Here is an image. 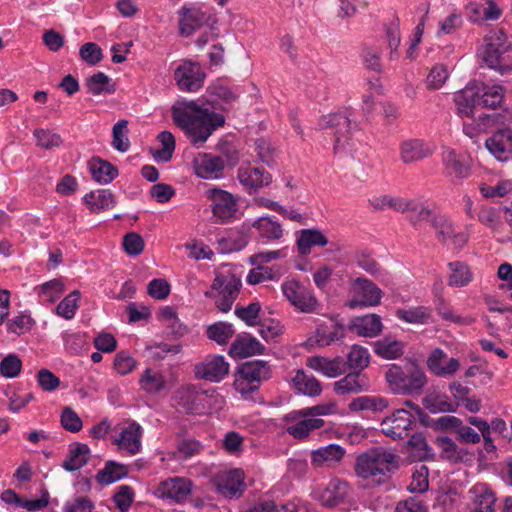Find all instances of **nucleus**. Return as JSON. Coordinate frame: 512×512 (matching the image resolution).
Masks as SVG:
<instances>
[{"label": "nucleus", "instance_id": "c03bdc74", "mask_svg": "<svg viewBox=\"0 0 512 512\" xmlns=\"http://www.w3.org/2000/svg\"><path fill=\"white\" fill-rule=\"evenodd\" d=\"M89 167L92 178L102 184L112 182L118 175V170L115 166L100 158H92Z\"/></svg>", "mask_w": 512, "mask_h": 512}, {"label": "nucleus", "instance_id": "9b49d317", "mask_svg": "<svg viewBox=\"0 0 512 512\" xmlns=\"http://www.w3.org/2000/svg\"><path fill=\"white\" fill-rule=\"evenodd\" d=\"M193 483L184 477H170L161 481L154 489V495L162 500L184 503L192 492Z\"/></svg>", "mask_w": 512, "mask_h": 512}, {"label": "nucleus", "instance_id": "473e14b6", "mask_svg": "<svg viewBox=\"0 0 512 512\" xmlns=\"http://www.w3.org/2000/svg\"><path fill=\"white\" fill-rule=\"evenodd\" d=\"M140 389L149 395H156L167 389L168 382L163 372L156 368L147 367L140 375Z\"/></svg>", "mask_w": 512, "mask_h": 512}, {"label": "nucleus", "instance_id": "ddd939ff", "mask_svg": "<svg viewBox=\"0 0 512 512\" xmlns=\"http://www.w3.org/2000/svg\"><path fill=\"white\" fill-rule=\"evenodd\" d=\"M281 289L285 298L299 311L305 313L315 311L318 305L317 300L312 291L302 283L288 280L281 285Z\"/></svg>", "mask_w": 512, "mask_h": 512}, {"label": "nucleus", "instance_id": "a878e982", "mask_svg": "<svg viewBox=\"0 0 512 512\" xmlns=\"http://www.w3.org/2000/svg\"><path fill=\"white\" fill-rule=\"evenodd\" d=\"M265 346L250 334L237 335L229 348V355L233 358H247L254 355H261Z\"/></svg>", "mask_w": 512, "mask_h": 512}, {"label": "nucleus", "instance_id": "ea45409f", "mask_svg": "<svg viewBox=\"0 0 512 512\" xmlns=\"http://www.w3.org/2000/svg\"><path fill=\"white\" fill-rule=\"evenodd\" d=\"M293 388L299 394L309 397H317L322 393V385L313 375L307 374L304 370L298 369L292 378Z\"/></svg>", "mask_w": 512, "mask_h": 512}, {"label": "nucleus", "instance_id": "20e7f679", "mask_svg": "<svg viewBox=\"0 0 512 512\" xmlns=\"http://www.w3.org/2000/svg\"><path fill=\"white\" fill-rule=\"evenodd\" d=\"M272 377V367L265 360H250L239 364L234 373L233 386L242 398L250 399L261 384Z\"/></svg>", "mask_w": 512, "mask_h": 512}, {"label": "nucleus", "instance_id": "13d9d810", "mask_svg": "<svg viewBox=\"0 0 512 512\" xmlns=\"http://www.w3.org/2000/svg\"><path fill=\"white\" fill-rule=\"evenodd\" d=\"M112 134V146L119 152L128 151L130 148V141L128 138V121L121 119L115 123Z\"/></svg>", "mask_w": 512, "mask_h": 512}, {"label": "nucleus", "instance_id": "e433bc0d", "mask_svg": "<svg viewBox=\"0 0 512 512\" xmlns=\"http://www.w3.org/2000/svg\"><path fill=\"white\" fill-rule=\"evenodd\" d=\"M474 87L478 91L477 96L481 108L496 109L502 105L505 90L501 85L481 83V85Z\"/></svg>", "mask_w": 512, "mask_h": 512}, {"label": "nucleus", "instance_id": "4d7b16f0", "mask_svg": "<svg viewBox=\"0 0 512 512\" xmlns=\"http://www.w3.org/2000/svg\"><path fill=\"white\" fill-rule=\"evenodd\" d=\"M202 450L203 445L200 441L194 438L183 439L178 442L173 457L179 460H187L199 455Z\"/></svg>", "mask_w": 512, "mask_h": 512}, {"label": "nucleus", "instance_id": "09e8293b", "mask_svg": "<svg viewBox=\"0 0 512 512\" xmlns=\"http://www.w3.org/2000/svg\"><path fill=\"white\" fill-rule=\"evenodd\" d=\"M374 351L381 358L396 359L403 354V343L384 338L375 342Z\"/></svg>", "mask_w": 512, "mask_h": 512}, {"label": "nucleus", "instance_id": "603ef678", "mask_svg": "<svg viewBox=\"0 0 512 512\" xmlns=\"http://www.w3.org/2000/svg\"><path fill=\"white\" fill-rule=\"evenodd\" d=\"M451 274L448 279V284L453 287L466 286L472 280V273L469 267L462 262L449 263Z\"/></svg>", "mask_w": 512, "mask_h": 512}, {"label": "nucleus", "instance_id": "58836bf2", "mask_svg": "<svg viewBox=\"0 0 512 512\" xmlns=\"http://www.w3.org/2000/svg\"><path fill=\"white\" fill-rule=\"evenodd\" d=\"M90 448L87 444L75 442L69 446L62 467L68 472H74L85 466L89 460Z\"/></svg>", "mask_w": 512, "mask_h": 512}, {"label": "nucleus", "instance_id": "052dcab7", "mask_svg": "<svg viewBox=\"0 0 512 512\" xmlns=\"http://www.w3.org/2000/svg\"><path fill=\"white\" fill-rule=\"evenodd\" d=\"M370 204L373 206L375 210H384L387 208H392L397 212L404 213L406 209V199L401 197H391L388 195H382L370 200Z\"/></svg>", "mask_w": 512, "mask_h": 512}, {"label": "nucleus", "instance_id": "774afa93", "mask_svg": "<svg viewBox=\"0 0 512 512\" xmlns=\"http://www.w3.org/2000/svg\"><path fill=\"white\" fill-rule=\"evenodd\" d=\"M479 190L485 198L504 197L512 191V181L503 180L498 182L495 186L482 183Z\"/></svg>", "mask_w": 512, "mask_h": 512}, {"label": "nucleus", "instance_id": "cd10ccee", "mask_svg": "<svg viewBox=\"0 0 512 512\" xmlns=\"http://www.w3.org/2000/svg\"><path fill=\"white\" fill-rule=\"evenodd\" d=\"M345 336V326L342 323L330 322L319 324L314 336L310 341H314L319 347H327L341 342Z\"/></svg>", "mask_w": 512, "mask_h": 512}, {"label": "nucleus", "instance_id": "6ab92c4d", "mask_svg": "<svg viewBox=\"0 0 512 512\" xmlns=\"http://www.w3.org/2000/svg\"><path fill=\"white\" fill-rule=\"evenodd\" d=\"M143 428L136 421H130L124 426L119 434L115 436L112 443L121 451L133 456L142 449Z\"/></svg>", "mask_w": 512, "mask_h": 512}, {"label": "nucleus", "instance_id": "c85d7f7f", "mask_svg": "<svg viewBox=\"0 0 512 512\" xmlns=\"http://www.w3.org/2000/svg\"><path fill=\"white\" fill-rule=\"evenodd\" d=\"M478 91L474 86H466L454 94L456 112L461 117L474 118L479 105Z\"/></svg>", "mask_w": 512, "mask_h": 512}, {"label": "nucleus", "instance_id": "f704fd0d", "mask_svg": "<svg viewBox=\"0 0 512 512\" xmlns=\"http://www.w3.org/2000/svg\"><path fill=\"white\" fill-rule=\"evenodd\" d=\"M195 170L200 178H219L224 170V160L220 156L205 154L195 161Z\"/></svg>", "mask_w": 512, "mask_h": 512}, {"label": "nucleus", "instance_id": "2f4dec72", "mask_svg": "<svg viewBox=\"0 0 512 512\" xmlns=\"http://www.w3.org/2000/svg\"><path fill=\"white\" fill-rule=\"evenodd\" d=\"M471 512H494L496 497L492 489L485 483H477L471 489Z\"/></svg>", "mask_w": 512, "mask_h": 512}, {"label": "nucleus", "instance_id": "6e6d98bb", "mask_svg": "<svg viewBox=\"0 0 512 512\" xmlns=\"http://www.w3.org/2000/svg\"><path fill=\"white\" fill-rule=\"evenodd\" d=\"M232 324L226 322H217L207 327V337L219 345L228 343L234 335Z\"/></svg>", "mask_w": 512, "mask_h": 512}, {"label": "nucleus", "instance_id": "69168bd1", "mask_svg": "<svg viewBox=\"0 0 512 512\" xmlns=\"http://www.w3.org/2000/svg\"><path fill=\"white\" fill-rule=\"evenodd\" d=\"M22 369V361L16 354H8L0 362V374L5 378L17 377Z\"/></svg>", "mask_w": 512, "mask_h": 512}, {"label": "nucleus", "instance_id": "423d86ee", "mask_svg": "<svg viewBox=\"0 0 512 512\" xmlns=\"http://www.w3.org/2000/svg\"><path fill=\"white\" fill-rule=\"evenodd\" d=\"M242 286L241 279L231 272L218 273L211 285V292H206L207 297L215 299L216 307L227 313L231 310L232 305L239 295Z\"/></svg>", "mask_w": 512, "mask_h": 512}, {"label": "nucleus", "instance_id": "338daca9", "mask_svg": "<svg viewBox=\"0 0 512 512\" xmlns=\"http://www.w3.org/2000/svg\"><path fill=\"white\" fill-rule=\"evenodd\" d=\"M33 134L36 139L37 145L45 149L58 147L62 143L61 136L58 133H55L48 129L39 128L36 129Z\"/></svg>", "mask_w": 512, "mask_h": 512}, {"label": "nucleus", "instance_id": "c756f323", "mask_svg": "<svg viewBox=\"0 0 512 512\" xmlns=\"http://www.w3.org/2000/svg\"><path fill=\"white\" fill-rule=\"evenodd\" d=\"M306 366L328 378H336L345 372V363L341 357L329 359L311 356L307 358Z\"/></svg>", "mask_w": 512, "mask_h": 512}, {"label": "nucleus", "instance_id": "680f3d73", "mask_svg": "<svg viewBox=\"0 0 512 512\" xmlns=\"http://www.w3.org/2000/svg\"><path fill=\"white\" fill-rule=\"evenodd\" d=\"M449 77L448 69L444 64L434 65L426 78V87L429 90H438Z\"/></svg>", "mask_w": 512, "mask_h": 512}, {"label": "nucleus", "instance_id": "6e6552de", "mask_svg": "<svg viewBox=\"0 0 512 512\" xmlns=\"http://www.w3.org/2000/svg\"><path fill=\"white\" fill-rule=\"evenodd\" d=\"M179 31L182 36L189 37L203 26H213L217 23L210 8L202 6H183L178 11Z\"/></svg>", "mask_w": 512, "mask_h": 512}, {"label": "nucleus", "instance_id": "39448f33", "mask_svg": "<svg viewBox=\"0 0 512 512\" xmlns=\"http://www.w3.org/2000/svg\"><path fill=\"white\" fill-rule=\"evenodd\" d=\"M484 42L481 56L487 66L502 75L512 72V64L506 61L507 54L512 51V40L507 33L503 29L491 30Z\"/></svg>", "mask_w": 512, "mask_h": 512}, {"label": "nucleus", "instance_id": "79ce46f5", "mask_svg": "<svg viewBox=\"0 0 512 512\" xmlns=\"http://www.w3.org/2000/svg\"><path fill=\"white\" fill-rule=\"evenodd\" d=\"M345 455V449L337 444H329L311 452L312 464L316 467L339 462Z\"/></svg>", "mask_w": 512, "mask_h": 512}, {"label": "nucleus", "instance_id": "0eeeda50", "mask_svg": "<svg viewBox=\"0 0 512 512\" xmlns=\"http://www.w3.org/2000/svg\"><path fill=\"white\" fill-rule=\"evenodd\" d=\"M318 126L320 129L334 130V150L339 152L350 146L351 135L357 128V123L353 122L348 111H339L322 116Z\"/></svg>", "mask_w": 512, "mask_h": 512}, {"label": "nucleus", "instance_id": "7ed1b4c3", "mask_svg": "<svg viewBox=\"0 0 512 512\" xmlns=\"http://www.w3.org/2000/svg\"><path fill=\"white\" fill-rule=\"evenodd\" d=\"M389 388L398 395H419L427 384L423 369L416 363L393 364L385 373Z\"/></svg>", "mask_w": 512, "mask_h": 512}, {"label": "nucleus", "instance_id": "864d4df0", "mask_svg": "<svg viewBox=\"0 0 512 512\" xmlns=\"http://www.w3.org/2000/svg\"><path fill=\"white\" fill-rule=\"evenodd\" d=\"M370 361V354L368 350L359 345H353L347 355V365L353 371L362 373Z\"/></svg>", "mask_w": 512, "mask_h": 512}, {"label": "nucleus", "instance_id": "f257e3e1", "mask_svg": "<svg viewBox=\"0 0 512 512\" xmlns=\"http://www.w3.org/2000/svg\"><path fill=\"white\" fill-rule=\"evenodd\" d=\"M171 117L196 148L202 147L218 128L225 125L223 114L194 100L177 101L171 108Z\"/></svg>", "mask_w": 512, "mask_h": 512}, {"label": "nucleus", "instance_id": "412c9836", "mask_svg": "<svg viewBox=\"0 0 512 512\" xmlns=\"http://www.w3.org/2000/svg\"><path fill=\"white\" fill-rule=\"evenodd\" d=\"M244 473L240 469H231L220 474L216 479L217 492L225 498L241 496L245 490Z\"/></svg>", "mask_w": 512, "mask_h": 512}, {"label": "nucleus", "instance_id": "bf43d9fd", "mask_svg": "<svg viewBox=\"0 0 512 512\" xmlns=\"http://www.w3.org/2000/svg\"><path fill=\"white\" fill-rule=\"evenodd\" d=\"M424 407L431 413H445L456 411L457 406L449 401L445 395L429 396L424 399Z\"/></svg>", "mask_w": 512, "mask_h": 512}, {"label": "nucleus", "instance_id": "dca6fc26", "mask_svg": "<svg viewBox=\"0 0 512 512\" xmlns=\"http://www.w3.org/2000/svg\"><path fill=\"white\" fill-rule=\"evenodd\" d=\"M229 368L224 356L211 355L195 364L194 374L197 379L219 383L228 375Z\"/></svg>", "mask_w": 512, "mask_h": 512}, {"label": "nucleus", "instance_id": "b1692460", "mask_svg": "<svg viewBox=\"0 0 512 512\" xmlns=\"http://www.w3.org/2000/svg\"><path fill=\"white\" fill-rule=\"evenodd\" d=\"M369 388L367 376L359 371L350 372L333 384V390L338 396L359 394L368 391Z\"/></svg>", "mask_w": 512, "mask_h": 512}, {"label": "nucleus", "instance_id": "8fccbe9b", "mask_svg": "<svg viewBox=\"0 0 512 512\" xmlns=\"http://www.w3.org/2000/svg\"><path fill=\"white\" fill-rule=\"evenodd\" d=\"M64 290V285L59 279H53L35 288V291L42 303L55 302Z\"/></svg>", "mask_w": 512, "mask_h": 512}, {"label": "nucleus", "instance_id": "7c9ffc66", "mask_svg": "<svg viewBox=\"0 0 512 512\" xmlns=\"http://www.w3.org/2000/svg\"><path fill=\"white\" fill-rule=\"evenodd\" d=\"M329 243L327 236L317 228L298 231L296 247L301 256L310 254L313 247H324Z\"/></svg>", "mask_w": 512, "mask_h": 512}, {"label": "nucleus", "instance_id": "4be33fe9", "mask_svg": "<svg viewBox=\"0 0 512 512\" xmlns=\"http://www.w3.org/2000/svg\"><path fill=\"white\" fill-rule=\"evenodd\" d=\"M488 151L499 161L512 159V130L500 129L485 141Z\"/></svg>", "mask_w": 512, "mask_h": 512}, {"label": "nucleus", "instance_id": "0e129e2a", "mask_svg": "<svg viewBox=\"0 0 512 512\" xmlns=\"http://www.w3.org/2000/svg\"><path fill=\"white\" fill-rule=\"evenodd\" d=\"M261 311V305L255 301L250 303L246 307L236 306L235 315L241 319L248 326H255L258 323L259 313Z\"/></svg>", "mask_w": 512, "mask_h": 512}, {"label": "nucleus", "instance_id": "2eb2a0df", "mask_svg": "<svg viewBox=\"0 0 512 512\" xmlns=\"http://www.w3.org/2000/svg\"><path fill=\"white\" fill-rule=\"evenodd\" d=\"M237 179L245 190L252 194L269 186L272 182V175L265 168L246 162L238 168Z\"/></svg>", "mask_w": 512, "mask_h": 512}, {"label": "nucleus", "instance_id": "f03ea898", "mask_svg": "<svg viewBox=\"0 0 512 512\" xmlns=\"http://www.w3.org/2000/svg\"><path fill=\"white\" fill-rule=\"evenodd\" d=\"M399 468V456L392 450L374 447L360 454L355 462L358 477L375 485L387 482Z\"/></svg>", "mask_w": 512, "mask_h": 512}, {"label": "nucleus", "instance_id": "3c124183", "mask_svg": "<svg viewBox=\"0 0 512 512\" xmlns=\"http://www.w3.org/2000/svg\"><path fill=\"white\" fill-rule=\"evenodd\" d=\"M81 293L78 290L72 291L56 307L57 315L66 320L74 318L76 311L80 306Z\"/></svg>", "mask_w": 512, "mask_h": 512}, {"label": "nucleus", "instance_id": "a19ab883", "mask_svg": "<svg viewBox=\"0 0 512 512\" xmlns=\"http://www.w3.org/2000/svg\"><path fill=\"white\" fill-rule=\"evenodd\" d=\"M349 493V485L339 478L332 479L321 495L322 504L326 507H335L342 503Z\"/></svg>", "mask_w": 512, "mask_h": 512}, {"label": "nucleus", "instance_id": "1a4fd4ad", "mask_svg": "<svg viewBox=\"0 0 512 512\" xmlns=\"http://www.w3.org/2000/svg\"><path fill=\"white\" fill-rule=\"evenodd\" d=\"M382 290L371 280L358 277L352 281L347 306L351 309L375 307L381 303Z\"/></svg>", "mask_w": 512, "mask_h": 512}, {"label": "nucleus", "instance_id": "a18cd8bd", "mask_svg": "<svg viewBox=\"0 0 512 512\" xmlns=\"http://www.w3.org/2000/svg\"><path fill=\"white\" fill-rule=\"evenodd\" d=\"M395 316L406 323L424 325L431 320V310L425 306L399 308Z\"/></svg>", "mask_w": 512, "mask_h": 512}, {"label": "nucleus", "instance_id": "a211bd4d", "mask_svg": "<svg viewBox=\"0 0 512 512\" xmlns=\"http://www.w3.org/2000/svg\"><path fill=\"white\" fill-rule=\"evenodd\" d=\"M415 423V418L410 412L399 409L382 421L381 431L393 440L404 439Z\"/></svg>", "mask_w": 512, "mask_h": 512}, {"label": "nucleus", "instance_id": "9d476101", "mask_svg": "<svg viewBox=\"0 0 512 512\" xmlns=\"http://www.w3.org/2000/svg\"><path fill=\"white\" fill-rule=\"evenodd\" d=\"M283 421L287 424L285 431L296 440H304L312 431L324 426L323 419L311 418L306 415L304 409L294 410L285 414Z\"/></svg>", "mask_w": 512, "mask_h": 512}, {"label": "nucleus", "instance_id": "5701e85b", "mask_svg": "<svg viewBox=\"0 0 512 512\" xmlns=\"http://www.w3.org/2000/svg\"><path fill=\"white\" fill-rule=\"evenodd\" d=\"M400 158L405 164L421 161L433 154L434 147L422 139L404 140L399 147Z\"/></svg>", "mask_w": 512, "mask_h": 512}, {"label": "nucleus", "instance_id": "f8f14e48", "mask_svg": "<svg viewBox=\"0 0 512 512\" xmlns=\"http://www.w3.org/2000/svg\"><path fill=\"white\" fill-rule=\"evenodd\" d=\"M205 78L200 64L190 60L181 63L174 71L177 86L184 92H197L203 87Z\"/></svg>", "mask_w": 512, "mask_h": 512}, {"label": "nucleus", "instance_id": "c9c22d12", "mask_svg": "<svg viewBox=\"0 0 512 512\" xmlns=\"http://www.w3.org/2000/svg\"><path fill=\"white\" fill-rule=\"evenodd\" d=\"M252 227L257 231L258 239L262 243L279 240L283 236L281 224L268 216L257 218Z\"/></svg>", "mask_w": 512, "mask_h": 512}, {"label": "nucleus", "instance_id": "f3484780", "mask_svg": "<svg viewBox=\"0 0 512 512\" xmlns=\"http://www.w3.org/2000/svg\"><path fill=\"white\" fill-rule=\"evenodd\" d=\"M211 209L217 223L233 220L238 211L237 199L228 191L213 189L210 191Z\"/></svg>", "mask_w": 512, "mask_h": 512}, {"label": "nucleus", "instance_id": "393cba45", "mask_svg": "<svg viewBox=\"0 0 512 512\" xmlns=\"http://www.w3.org/2000/svg\"><path fill=\"white\" fill-rule=\"evenodd\" d=\"M427 367L434 375L447 377L457 372L460 363L456 358H448L442 349L435 348L427 358Z\"/></svg>", "mask_w": 512, "mask_h": 512}, {"label": "nucleus", "instance_id": "4c0bfd02", "mask_svg": "<svg viewBox=\"0 0 512 512\" xmlns=\"http://www.w3.org/2000/svg\"><path fill=\"white\" fill-rule=\"evenodd\" d=\"M382 328L381 318L377 314H367L356 317L351 324V330L357 335L369 338L378 336Z\"/></svg>", "mask_w": 512, "mask_h": 512}, {"label": "nucleus", "instance_id": "bb28decb", "mask_svg": "<svg viewBox=\"0 0 512 512\" xmlns=\"http://www.w3.org/2000/svg\"><path fill=\"white\" fill-rule=\"evenodd\" d=\"M174 399L177 406L187 414H201L204 410L201 394L193 385L179 388Z\"/></svg>", "mask_w": 512, "mask_h": 512}, {"label": "nucleus", "instance_id": "e2e57ef3", "mask_svg": "<svg viewBox=\"0 0 512 512\" xmlns=\"http://www.w3.org/2000/svg\"><path fill=\"white\" fill-rule=\"evenodd\" d=\"M34 324L35 321L30 314L22 312L8 321L7 329L11 333L22 335L30 331Z\"/></svg>", "mask_w": 512, "mask_h": 512}, {"label": "nucleus", "instance_id": "5fc2aeb1", "mask_svg": "<svg viewBox=\"0 0 512 512\" xmlns=\"http://www.w3.org/2000/svg\"><path fill=\"white\" fill-rule=\"evenodd\" d=\"M247 512H308L304 506L289 502L282 505H277L270 500L261 501Z\"/></svg>", "mask_w": 512, "mask_h": 512}, {"label": "nucleus", "instance_id": "72a5a7b5", "mask_svg": "<svg viewBox=\"0 0 512 512\" xmlns=\"http://www.w3.org/2000/svg\"><path fill=\"white\" fill-rule=\"evenodd\" d=\"M406 217L411 225L419 230L424 223H430L437 214L436 211L429 208L424 202L417 200H406Z\"/></svg>", "mask_w": 512, "mask_h": 512}, {"label": "nucleus", "instance_id": "4468645a", "mask_svg": "<svg viewBox=\"0 0 512 512\" xmlns=\"http://www.w3.org/2000/svg\"><path fill=\"white\" fill-rule=\"evenodd\" d=\"M435 231V236L442 244H452L454 249H462L468 241V235L464 232H456L453 221L445 214L438 213L430 222Z\"/></svg>", "mask_w": 512, "mask_h": 512}, {"label": "nucleus", "instance_id": "aec40b11", "mask_svg": "<svg viewBox=\"0 0 512 512\" xmlns=\"http://www.w3.org/2000/svg\"><path fill=\"white\" fill-rule=\"evenodd\" d=\"M445 174L453 182H462L471 174V159L468 155L447 149L442 158Z\"/></svg>", "mask_w": 512, "mask_h": 512}, {"label": "nucleus", "instance_id": "de8ad7c7", "mask_svg": "<svg viewBox=\"0 0 512 512\" xmlns=\"http://www.w3.org/2000/svg\"><path fill=\"white\" fill-rule=\"evenodd\" d=\"M85 202L93 211H101L113 208L115 206L114 195L109 189H101L96 192H90L84 197Z\"/></svg>", "mask_w": 512, "mask_h": 512}, {"label": "nucleus", "instance_id": "49530a36", "mask_svg": "<svg viewBox=\"0 0 512 512\" xmlns=\"http://www.w3.org/2000/svg\"><path fill=\"white\" fill-rule=\"evenodd\" d=\"M127 475L128 468L126 465L115 461H107L104 468L98 471L96 479L102 485H109L123 479Z\"/></svg>", "mask_w": 512, "mask_h": 512}, {"label": "nucleus", "instance_id": "37998d69", "mask_svg": "<svg viewBox=\"0 0 512 512\" xmlns=\"http://www.w3.org/2000/svg\"><path fill=\"white\" fill-rule=\"evenodd\" d=\"M85 85L88 93L94 96H98L103 93L113 94L116 91V86L112 79L104 72L100 71L89 76L85 81Z\"/></svg>", "mask_w": 512, "mask_h": 512}]
</instances>
